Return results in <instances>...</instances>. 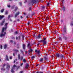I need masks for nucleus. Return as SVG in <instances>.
<instances>
[{
	"instance_id": "obj_61",
	"label": "nucleus",
	"mask_w": 73,
	"mask_h": 73,
	"mask_svg": "<svg viewBox=\"0 0 73 73\" xmlns=\"http://www.w3.org/2000/svg\"><path fill=\"white\" fill-rule=\"evenodd\" d=\"M44 58L45 59V60H46V57H45Z\"/></svg>"
},
{
	"instance_id": "obj_59",
	"label": "nucleus",
	"mask_w": 73,
	"mask_h": 73,
	"mask_svg": "<svg viewBox=\"0 0 73 73\" xmlns=\"http://www.w3.org/2000/svg\"><path fill=\"white\" fill-rule=\"evenodd\" d=\"M17 49L19 48V47H17Z\"/></svg>"
},
{
	"instance_id": "obj_1",
	"label": "nucleus",
	"mask_w": 73,
	"mask_h": 73,
	"mask_svg": "<svg viewBox=\"0 0 73 73\" xmlns=\"http://www.w3.org/2000/svg\"><path fill=\"white\" fill-rule=\"evenodd\" d=\"M17 67L16 65L15 64H14L13 65V67H12L11 70V72L12 73H15V71H14V70L15 69V68Z\"/></svg>"
},
{
	"instance_id": "obj_36",
	"label": "nucleus",
	"mask_w": 73,
	"mask_h": 73,
	"mask_svg": "<svg viewBox=\"0 0 73 73\" xmlns=\"http://www.w3.org/2000/svg\"><path fill=\"white\" fill-rule=\"evenodd\" d=\"M12 56H10V59H12Z\"/></svg>"
},
{
	"instance_id": "obj_18",
	"label": "nucleus",
	"mask_w": 73,
	"mask_h": 73,
	"mask_svg": "<svg viewBox=\"0 0 73 73\" xmlns=\"http://www.w3.org/2000/svg\"><path fill=\"white\" fill-rule=\"evenodd\" d=\"M4 17V16L3 15H0V20H1L2 18Z\"/></svg>"
},
{
	"instance_id": "obj_49",
	"label": "nucleus",
	"mask_w": 73,
	"mask_h": 73,
	"mask_svg": "<svg viewBox=\"0 0 73 73\" xmlns=\"http://www.w3.org/2000/svg\"><path fill=\"white\" fill-rule=\"evenodd\" d=\"M15 33H16V34H17V32L16 31V32H15Z\"/></svg>"
},
{
	"instance_id": "obj_46",
	"label": "nucleus",
	"mask_w": 73,
	"mask_h": 73,
	"mask_svg": "<svg viewBox=\"0 0 73 73\" xmlns=\"http://www.w3.org/2000/svg\"><path fill=\"white\" fill-rule=\"evenodd\" d=\"M13 8H14V6H13L11 7V9H12Z\"/></svg>"
},
{
	"instance_id": "obj_47",
	"label": "nucleus",
	"mask_w": 73,
	"mask_h": 73,
	"mask_svg": "<svg viewBox=\"0 0 73 73\" xmlns=\"http://www.w3.org/2000/svg\"><path fill=\"white\" fill-rule=\"evenodd\" d=\"M19 5H21V3L20 2L19 3Z\"/></svg>"
},
{
	"instance_id": "obj_21",
	"label": "nucleus",
	"mask_w": 73,
	"mask_h": 73,
	"mask_svg": "<svg viewBox=\"0 0 73 73\" xmlns=\"http://www.w3.org/2000/svg\"><path fill=\"white\" fill-rule=\"evenodd\" d=\"M4 9H3L2 10H1V13H3V12H4Z\"/></svg>"
},
{
	"instance_id": "obj_33",
	"label": "nucleus",
	"mask_w": 73,
	"mask_h": 73,
	"mask_svg": "<svg viewBox=\"0 0 73 73\" xmlns=\"http://www.w3.org/2000/svg\"><path fill=\"white\" fill-rule=\"evenodd\" d=\"M0 48L1 49H2L3 48V46H2V45H1L0 46Z\"/></svg>"
},
{
	"instance_id": "obj_34",
	"label": "nucleus",
	"mask_w": 73,
	"mask_h": 73,
	"mask_svg": "<svg viewBox=\"0 0 73 73\" xmlns=\"http://www.w3.org/2000/svg\"><path fill=\"white\" fill-rule=\"evenodd\" d=\"M23 73V71H21L19 72V73Z\"/></svg>"
},
{
	"instance_id": "obj_5",
	"label": "nucleus",
	"mask_w": 73,
	"mask_h": 73,
	"mask_svg": "<svg viewBox=\"0 0 73 73\" xmlns=\"http://www.w3.org/2000/svg\"><path fill=\"white\" fill-rule=\"evenodd\" d=\"M40 42H43V45H45L46 44V40H41L40 41Z\"/></svg>"
},
{
	"instance_id": "obj_16",
	"label": "nucleus",
	"mask_w": 73,
	"mask_h": 73,
	"mask_svg": "<svg viewBox=\"0 0 73 73\" xmlns=\"http://www.w3.org/2000/svg\"><path fill=\"white\" fill-rule=\"evenodd\" d=\"M29 49L28 50L29 52H31L32 51H33L32 49L31 48H29Z\"/></svg>"
},
{
	"instance_id": "obj_23",
	"label": "nucleus",
	"mask_w": 73,
	"mask_h": 73,
	"mask_svg": "<svg viewBox=\"0 0 73 73\" xmlns=\"http://www.w3.org/2000/svg\"><path fill=\"white\" fill-rule=\"evenodd\" d=\"M25 45L24 44L23 45V48L24 49H25Z\"/></svg>"
},
{
	"instance_id": "obj_53",
	"label": "nucleus",
	"mask_w": 73,
	"mask_h": 73,
	"mask_svg": "<svg viewBox=\"0 0 73 73\" xmlns=\"http://www.w3.org/2000/svg\"><path fill=\"white\" fill-rule=\"evenodd\" d=\"M28 53V52H27V51H25V53Z\"/></svg>"
},
{
	"instance_id": "obj_12",
	"label": "nucleus",
	"mask_w": 73,
	"mask_h": 73,
	"mask_svg": "<svg viewBox=\"0 0 73 73\" xmlns=\"http://www.w3.org/2000/svg\"><path fill=\"white\" fill-rule=\"evenodd\" d=\"M19 15V12H18L15 15V17H17V16H18Z\"/></svg>"
},
{
	"instance_id": "obj_62",
	"label": "nucleus",
	"mask_w": 73,
	"mask_h": 73,
	"mask_svg": "<svg viewBox=\"0 0 73 73\" xmlns=\"http://www.w3.org/2000/svg\"><path fill=\"white\" fill-rule=\"evenodd\" d=\"M21 18H23V17L21 16Z\"/></svg>"
},
{
	"instance_id": "obj_6",
	"label": "nucleus",
	"mask_w": 73,
	"mask_h": 73,
	"mask_svg": "<svg viewBox=\"0 0 73 73\" xmlns=\"http://www.w3.org/2000/svg\"><path fill=\"white\" fill-rule=\"evenodd\" d=\"M39 61H40V62H43V63L44 62V59L42 58H40L39 60Z\"/></svg>"
},
{
	"instance_id": "obj_38",
	"label": "nucleus",
	"mask_w": 73,
	"mask_h": 73,
	"mask_svg": "<svg viewBox=\"0 0 73 73\" xmlns=\"http://www.w3.org/2000/svg\"><path fill=\"white\" fill-rule=\"evenodd\" d=\"M11 17V16H10V15H9L8 17V19H9V17Z\"/></svg>"
},
{
	"instance_id": "obj_35",
	"label": "nucleus",
	"mask_w": 73,
	"mask_h": 73,
	"mask_svg": "<svg viewBox=\"0 0 73 73\" xmlns=\"http://www.w3.org/2000/svg\"><path fill=\"white\" fill-rule=\"evenodd\" d=\"M32 1L33 3L35 2V0H32Z\"/></svg>"
},
{
	"instance_id": "obj_25",
	"label": "nucleus",
	"mask_w": 73,
	"mask_h": 73,
	"mask_svg": "<svg viewBox=\"0 0 73 73\" xmlns=\"http://www.w3.org/2000/svg\"><path fill=\"white\" fill-rule=\"evenodd\" d=\"M50 66L51 67H52V68H53V67L54 66V64H52H52H50Z\"/></svg>"
},
{
	"instance_id": "obj_40",
	"label": "nucleus",
	"mask_w": 73,
	"mask_h": 73,
	"mask_svg": "<svg viewBox=\"0 0 73 73\" xmlns=\"http://www.w3.org/2000/svg\"><path fill=\"white\" fill-rule=\"evenodd\" d=\"M38 65H39V64H37L36 65V66L37 67L38 66Z\"/></svg>"
},
{
	"instance_id": "obj_26",
	"label": "nucleus",
	"mask_w": 73,
	"mask_h": 73,
	"mask_svg": "<svg viewBox=\"0 0 73 73\" xmlns=\"http://www.w3.org/2000/svg\"><path fill=\"white\" fill-rule=\"evenodd\" d=\"M23 61L24 62H26V59H24L23 60Z\"/></svg>"
},
{
	"instance_id": "obj_39",
	"label": "nucleus",
	"mask_w": 73,
	"mask_h": 73,
	"mask_svg": "<svg viewBox=\"0 0 73 73\" xmlns=\"http://www.w3.org/2000/svg\"><path fill=\"white\" fill-rule=\"evenodd\" d=\"M64 32H66V29H64Z\"/></svg>"
},
{
	"instance_id": "obj_10",
	"label": "nucleus",
	"mask_w": 73,
	"mask_h": 73,
	"mask_svg": "<svg viewBox=\"0 0 73 73\" xmlns=\"http://www.w3.org/2000/svg\"><path fill=\"white\" fill-rule=\"evenodd\" d=\"M6 34V33H5V32L4 33V34H3V33H1L0 35V37H2V36H4Z\"/></svg>"
},
{
	"instance_id": "obj_13",
	"label": "nucleus",
	"mask_w": 73,
	"mask_h": 73,
	"mask_svg": "<svg viewBox=\"0 0 73 73\" xmlns=\"http://www.w3.org/2000/svg\"><path fill=\"white\" fill-rule=\"evenodd\" d=\"M7 68L8 70H9V68H10V66L9 64H8L7 65Z\"/></svg>"
},
{
	"instance_id": "obj_4",
	"label": "nucleus",
	"mask_w": 73,
	"mask_h": 73,
	"mask_svg": "<svg viewBox=\"0 0 73 73\" xmlns=\"http://www.w3.org/2000/svg\"><path fill=\"white\" fill-rule=\"evenodd\" d=\"M41 67L42 69H44L45 68H46L47 67L46 66H45V64H43L41 65Z\"/></svg>"
},
{
	"instance_id": "obj_17",
	"label": "nucleus",
	"mask_w": 73,
	"mask_h": 73,
	"mask_svg": "<svg viewBox=\"0 0 73 73\" xmlns=\"http://www.w3.org/2000/svg\"><path fill=\"white\" fill-rule=\"evenodd\" d=\"M38 38H41V36L40 35H38Z\"/></svg>"
},
{
	"instance_id": "obj_37",
	"label": "nucleus",
	"mask_w": 73,
	"mask_h": 73,
	"mask_svg": "<svg viewBox=\"0 0 73 73\" xmlns=\"http://www.w3.org/2000/svg\"><path fill=\"white\" fill-rule=\"evenodd\" d=\"M7 7H8L9 8L11 6H10V5H7Z\"/></svg>"
},
{
	"instance_id": "obj_64",
	"label": "nucleus",
	"mask_w": 73,
	"mask_h": 73,
	"mask_svg": "<svg viewBox=\"0 0 73 73\" xmlns=\"http://www.w3.org/2000/svg\"><path fill=\"white\" fill-rule=\"evenodd\" d=\"M16 9H17V7H16Z\"/></svg>"
},
{
	"instance_id": "obj_32",
	"label": "nucleus",
	"mask_w": 73,
	"mask_h": 73,
	"mask_svg": "<svg viewBox=\"0 0 73 73\" xmlns=\"http://www.w3.org/2000/svg\"><path fill=\"white\" fill-rule=\"evenodd\" d=\"M21 52H22V54H24V52H23V51H22V50H21Z\"/></svg>"
},
{
	"instance_id": "obj_55",
	"label": "nucleus",
	"mask_w": 73,
	"mask_h": 73,
	"mask_svg": "<svg viewBox=\"0 0 73 73\" xmlns=\"http://www.w3.org/2000/svg\"><path fill=\"white\" fill-rule=\"evenodd\" d=\"M22 65H23V64H21V66H22Z\"/></svg>"
},
{
	"instance_id": "obj_31",
	"label": "nucleus",
	"mask_w": 73,
	"mask_h": 73,
	"mask_svg": "<svg viewBox=\"0 0 73 73\" xmlns=\"http://www.w3.org/2000/svg\"><path fill=\"white\" fill-rule=\"evenodd\" d=\"M27 46H28V47H29V46H30V44H28Z\"/></svg>"
},
{
	"instance_id": "obj_19",
	"label": "nucleus",
	"mask_w": 73,
	"mask_h": 73,
	"mask_svg": "<svg viewBox=\"0 0 73 73\" xmlns=\"http://www.w3.org/2000/svg\"><path fill=\"white\" fill-rule=\"evenodd\" d=\"M1 69L2 70H3V71H4L5 70V69L4 68H1Z\"/></svg>"
},
{
	"instance_id": "obj_56",
	"label": "nucleus",
	"mask_w": 73,
	"mask_h": 73,
	"mask_svg": "<svg viewBox=\"0 0 73 73\" xmlns=\"http://www.w3.org/2000/svg\"><path fill=\"white\" fill-rule=\"evenodd\" d=\"M13 55L14 56H15V54H14V53H13Z\"/></svg>"
},
{
	"instance_id": "obj_11",
	"label": "nucleus",
	"mask_w": 73,
	"mask_h": 73,
	"mask_svg": "<svg viewBox=\"0 0 73 73\" xmlns=\"http://www.w3.org/2000/svg\"><path fill=\"white\" fill-rule=\"evenodd\" d=\"M5 57L6 60V61H9V59H8V56L6 55Z\"/></svg>"
},
{
	"instance_id": "obj_3",
	"label": "nucleus",
	"mask_w": 73,
	"mask_h": 73,
	"mask_svg": "<svg viewBox=\"0 0 73 73\" xmlns=\"http://www.w3.org/2000/svg\"><path fill=\"white\" fill-rule=\"evenodd\" d=\"M18 58L19 60H20V59L21 61V60H22L23 59V56H21V58H20V54H18Z\"/></svg>"
},
{
	"instance_id": "obj_7",
	"label": "nucleus",
	"mask_w": 73,
	"mask_h": 73,
	"mask_svg": "<svg viewBox=\"0 0 73 73\" xmlns=\"http://www.w3.org/2000/svg\"><path fill=\"white\" fill-rule=\"evenodd\" d=\"M60 58H62L63 59H65V57H64V55L60 54Z\"/></svg>"
},
{
	"instance_id": "obj_9",
	"label": "nucleus",
	"mask_w": 73,
	"mask_h": 73,
	"mask_svg": "<svg viewBox=\"0 0 73 73\" xmlns=\"http://www.w3.org/2000/svg\"><path fill=\"white\" fill-rule=\"evenodd\" d=\"M29 67V64H27L25 66V68L28 69Z\"/></svg>"
},
{
	"instance_id": "obj_58",
	"label": "nucleus",
	"mask_w": 73,
	"mask_h": 73,
	"mask_svg": "<svg viewBox=\"0 0 73 73\" xmlns=\"http://www.w3.org/2000/svg\"><path fill=\"white\" fill-rule=\"evenodd\" d=\"M26 2H27V0L25 1V2L24 3H26Z\"/></svg>"
},
{
	"instance_id": "obj_29",
	"label": "nucleus",
	"mask_w": 73,
	"mask_h": 73,
	"mask_svg": "<svg viewBox=\"0 0 73 73\" xmlns=\"http://www.w3.org/2000/svg\"><path fill=\"white\" fill-rule=\"evenodd\" d=\"M35 57L34 56H33L31 57V58L32 59H33V58H35Z\"/></svg>"
},
{
	"instance_id": "obj_15",
	"label": "nucleus",
	"mask_w": 73,
	"mask_h": 73,
	"mask_svg": "<svg viewBox=\"0 0 73 73\" xmlns=\"http://www.w3.org/2000/svg\"><path fill=\"white\" fill-rule=\"evenodd\" d=\"M15 68H17L16 69V70H17L19 69H20V66H18V67H16Z\"/></svg>"
},
{
	"instance_id": "obj_14",
	"label": "nucleus",
	"mask_w": 73,
	"mask_h": 73,
	"mask_svg": "<svg viewBox=\"0 0 73 73\" xmlns=\"http://www.w3.org/2000/svg\"><path fill=\"white\" fill-rule=\"evenodd\" d=\"M35 52H36L37 53H40V50H35Z\"/></svg>"
},
{
	"instance_id": "obj_28",
	"label": "nucleus",
	"mask_w": 73,
	"mask_h": 73,
	"mask_svg": "<svg viewBox=\"0 0 73 73\" xmlns=\"http://www.w3.org/2000/svg\"><path fill=\"white\" fill-rule=\"evenodd\" d=\"M8 14V11H6L5 12V15H7Z\"/></svg>"
},
{
	"instance_id": "obj_51",
	"label": "nucleus",
	"mask_w": 73,
	"mask_h": 73,
	"mask_svg": "<svg viewBox=\"0 0 73 73\" xmlns=\"http://www.w3.org/2000/svg\"><path fill=\"white\" fill-rule=\"evenodd\" d=\"M59 73H63V72H60Z\"/></svg>"
},
{
	"instance_id": "obj_2",
	"label": "nucleus",
	"mask_w": 73,
	"mask_h": 73,
	"mask_svg": "<svg viewBox=\"0 0 73 73\" xmlns=\"http://www.w3.org/2000/svg\"><path fill=\"white\" fill-rule=\"evenodd\" d=\"M7 25H8V23H6L5 24V28H4L3 27L2 28V33H3V32H4V31L6 30V29H7Z\"/></svg>"
},
{
	"instance_id": "obj_60",
	"label": "nucleus",
	"mask_w": 73,
	"mask_h": 73,
	"mask_svg": "<svg viewBox=\"0 0 73 73\" xmlns=\"http://www.w3.org/2000/svg\"><path fill=\"white\" fill-rule=\"evenodd\" d=\"M27 18H28V16H27Z\"/></svg>"
},
{
	"instance_id": "obj_57",
	"label": "nucleus",
	"mask_w": 73,
	"mask_h": 73,
	"mask_svg": "<svg viewBox=\"0 0 73 73\" xmlns=\"http://www.w3.org/2000/svg\"><path fill=\"white\" fill-rule=\"evenodd\" d=\"M15 60L16 61H17V59H16Z\"/></svg>"
},
{
	"instance_id": "obj_50",
	"label": "nucleus",
	"mask_w": 73,
	"mask_h": 73,
	"mask_svg": "<svg viewBox=\"0 0 73 73\" xmlns=\"http://www.w3.org/2000/svg\"><path fill=\"white\" fill-rule=\"evenodd\" d=\"M39 72H38V71H37V72H36V73H39Z\"/></svg>"
},
{
	"instance_id": "obj_30",
	"label": "nucleus",
	"mask_w": 73,
	"mask_h": 73,
	"mask_svg": "<svg viewBox=\"0 0 73 73\" xmlns=\"http://www.w3.org/2000/svg\"><path fill=\"white\" fill-rule=\"evenodd\" d=\"M49 3L48 2L47 3V6H49Z\"/></svg>"
},
{
	"instance_id": "obj_27",
	"label": "nucleus",
	"mask_w": 73,
	"mask_h": 73,
	"mask_svg": "<svg viewBox=\"0 0 73 73\" xmlns=\"http://www.w3.org/2000/svg\"><path fill=\"white\" fill-rule=\"evenodd\" d=\"M65 7H63V11H65Z\"/></svg>"
},
{
	"instance_id": "obj_54",
	"label": "nucleus",
	"mask_w": 73,
	"mask_h": 73,
	"mask_svg": "<svg viewBox=\"0 0 73 73\" xmlns=\"http://www.w3.org/2000/svg\"><path fill=\"white\" fill-rule=\"evenodd\" d=\"M20 20L19 19H17V21H19Z\"/></svg>"
},
{
	"instance_id": "obj_22",
	"label": "nucleus",
	"mask_w": 73,
	"mask_h": 73,
	"mask_svg": "<svg viewBox=\"0 0 73 73\" xmlns=\"http://www.w3.org/2000/svg\"><path fill=\"white\" fill-rule=\"evenodd\" d=\"M7 45L6 44H5V45L4 46V48L5 49H6V48H7Z\"/></svg>"
},
{
	"instance_id": "obj_43",
	"label": "nucleus",
	"mask_w": 73,
	"mask_h": 73,
	"mask_svg": "<svg viewBox=\"0 0 73 73\" xmlns=\"http://www.w3.org/2000/svg\"><path fill=\"white\" fill-rule=\"evenodd\" d=\"M16 40H17V39H18V38L17 37H16Z\"/></svg>"
},
{
	"instance_id": "obj_8",
	"label": "nucleus",
	"mask_w": 73,
	"mask_h": 73,
	"mask_svg": "<svg viewBox=\"0 0 73 73\" xmlns=\"http://www.w3.org/2000/svg\"><path fill=\"white\" fill-rule=\"evenodd\" d=\"M60 55L59 53H57L56 54V56L57 57H60Z\"/></svg>"
},
{
	"instance_id": "obj_48",
	"label": "nucleus",
	"mask_w": 73,
	"mask_h": 73,
	"mask_svg": "<svg viewBox=\"0 0 73 73\" xmlns=\"http://www.w3.org/2000/svg\"><path fill=\"white\" fill-rule=\"evenodd\" d=\"M13 42V41L12 40H11V43H12V42Z\"/></svg>"
},
{
	"instance_id": "obj_63",
	"label": "nucleus",
	"mask_w": 73,
	"mask_h": 73,
	"mask_svg": "<svg viewBox=\"0 0 73 73\" xmlns=\"http://www.w3.org/2000/svg\"><path fill=\"white\" fill-rule=\"evenodd\" d=\"M24 14L25 15V13H24Z\"/></svg>"
},
{
	"instance_id": "obj_52",
	"label": "nucleus",
	"mask_w": 73,
	"mask_h": 73,
	"mask_svg": "<svg viewBox=\"0 0 73 73\" xmlns=\"http://www.w3.org/2000/svg\"><path fill=\"white\" fill-rule=\"evenodd\" d=\"M15 62H16V61H15V60H14L13 62L14 63H15Z\"/></svg>"
},
{
	"instance_id": "obj_41",
	"label": "nucleus",
	"mask_w": 73,
	"mask_h": 73,
	"mask_svg": "<svg viewBox=\"0 0 73 73\" xmlns=\"http://www.w3.org/2000/svg\"><path fill=\"white\" fill-rule=\"evenodd\" d=\"M71 24L72 25H73V22H72L71 23Z\"/></svg>"
},
{
	"instance_id": "obj_44",
	"label": "nucleus",
	"mask_w": 73,
	"mask_h": 73,
	"mask_svg": "<svg viewBox=\"0 0 73 73\" xmlns=\"http://www.w3.org/2000/svg\"><path fill=\"white\" fill-rule=\"evenodd\" d=\"M46 40V38H44V40H43V41H45Z\"/></svg>"
},
{
	"instance_id": "obj_42",
	"label": "nucleus",
	"mask_w": 73,
	"mask_h": 73,
	"mask_svg": "<svg viewBox=\"0 0 73 73\" xmlns=\"http://www.w3.org/2000/svg\"><path fill=\"white\" fill-rule=\"evenodd\" d=\"M27 24L28 25H29V24H30V23L29 22H28Z\"/></svg>"
},
{
	"instance_id": "obj_45",
	"label": "nucleus",
	"mask_w": 73,
	"mask_h": 73,
	"mask_svg": "<svg viewBox=\"0 0 73 73\" xmlns=\"http://www.w3.org/2000/svg\"><path fill=\"white\" fill-rule=\"evenodd\" d=\"M5 66V64H4L3 65V67H4Z\"/></svg>"
},
{
	"instance_id": "obj_24",
	"label": "nucleus",
	"mask_w": 73,
	"mask_h": 73,
	"mask_svg": "<svg viewBox=\"0 0 73 73\" xmlns=\"http://www.w3.org/2000/svg\"><path fill=\"white\" fill-rule=\"evenodd\" d=\"M15 53H17L19 52V50H15Z\"/></svg>"
},
{
	"instance_id": "obj_20",
	"label": "nucleus",
	"mask_w": 73,
	"mask_h": 73,
	"mask_svg": "<svg viewBox=\"0 0 73 73\" xmlns=\"http://www.w3.org/2000/svg\"><path fill=\"white\" fill-rule=\"evenodd\" d=\"M4 21H3L1 23V25H3V24H4Z\"/></svg>"
}]
</instances>
